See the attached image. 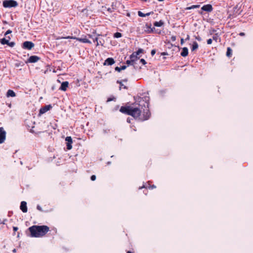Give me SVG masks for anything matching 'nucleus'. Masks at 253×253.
<instances>
[{"instance_id":"nucleus-11","label":"nucleus","mask_w":253,"mask_h":253,"mask_svg":"<svg viewBox=\"0 0 253 253\" xmlns=\"http://www.w3.org/2000/svg\"><path fill=\"white\" fill-rule=\"evenodd\" d=\"M20 209L23 212L27 211V203L25 201H22L21 203Z\"/></svg>"},{"instance_id":"nucleus-45","label":"nucleus","mask_w":253,"mask_h":253,"mask_svg":"<svg viewBox=\"0 0 253 253\" xmlns=\"http://www.w3.org/2000/svg\"><path fill=\"white\" fill-rule=\"evenodd\" d=\"M126 121L127 123H130V119L127 118Z\"/></svg>"},{"instance_id":"nucleus-34","label":"nucleus","mask_w":253,"mask_h":253,"mask_svg":"<svg viewBox=\"0 0 253 253\" xmlns=\"http://www.w3.org/2000/svg\"><path fill=\"white\" fill-rule=\"evenodd\" d=\"M156 53V51L154 49L152 50L151 54L152 55H154Z\"/></svg>"},{"instance_id":"nucleus-33","label":"nucleus","mask_w":253,"mask_h":253,"mask_svg":"<svg viewBox=\"0 0 253 253\" xmlns=\"http://www.w3.org/2000/svg\"><path fill=\"white\" fill-rule=\"evenodd\" d=\"M195 38L196 40H197L199 41H201L202 40L201 38L199 36L196 37Z\"/></svg>"},{"instance_id":"nucleus-10","label":"nucleus","mask_w":253,"mask_h":253,"mask_svg":"<svg viewBox=\"0 0 253 253\" xmlns=\"http://www.w3.org/2000/svg\"><path fill=\"white\" fill-rule=\"evenodd\" d=\"M40 60V58L35 55L31 56L28 59V62L30 63H35Z\"/></svg>"},{"instance_id":"nucleus-31","label":"nucleus","mask_w":253,"mask_h":253,"mask_svg":"<svg viewBox=\"0 0 253 253\" xmlns=\"http://www.w3.org/2000/svg\"><path fill=\"white\" fill-rule=\"evenodd\" d=\"M143 50L142 49H139L136 52V55H139L140 53L142 52Z\"/></svg>"},{"instance_id":"nucleus-16","label":"nucleus","mask_w":253,"mask_h":253,"mask_svg":"<svg viewBox=\"0 0 253 253\" xmlns=\"http://www.w3.org/2000/svg\"><path fill=\"white\" fill-rule=\"evenodd\" d=\"M188 54V49L187 47H183L180 53L181 55L183 57H186Z\"/></svg>"},{"instance_id":"nucleus-6","label":"nucleus","mask_w":253,"mask_h":253,"mask_svg":"<svg viewBox=\"0 0 253 253\" xmlns=\"http://www.w3.org/2000/svg\"><path fill=\"white\" fill-rule=\"evenodd\" d=\"M34 46V44L29 41H26L23 43V48L27 49H31Z\"/></svg>"},{"instance_id":"nucleus-8","label":"nucleus","mask_w":253,"mask_h":253,"mask_svg":"<svg viewBox=\"0 0 253 253\" xmlns=\"http://www.w3.org/2000/svg\"><path fill=\"white\" fill-rule=\"evenodd\" d=\"M51 108H52V107L50 105H46V106H44L43 107L41 108V109L40 110V114H43L46 113L48 110H49Z\"/></svg>"},{"instance_id":"nucleus-44","label":"nucleus","mask_w":253,"mask_h":253,"mask_svg":"<svg viewBox=\"0 0 253 253\" xmlns=\"http://www.w3.org/2000/svg\"><path fill=\"white\" fill-rule=\"evenodd\" d=\"M88 37L89 38H91V39H93V36H92V35H88Z\"/></svg>"},{"instance_id":"nucleus-7","label":"nucleus","mask_w":253,"mask_h":253,"mask_svg":"<svg viewBox=\"0 0 253 253\" xmlns=\"http://www.w3.org/2000/svg\"><path fill=\"white\" fill-rule=\"evenodd\" d=\"M65 140L67 142V149L70 150L72 148V139L71 136H67L65 138Z\"/></svg>"},{"instance_id":"nucleus-46","label":"nucleus","mask_w":253,"mask_h":253,"mask_svg":"<svg viewBox=\"0 0 253 253\" xmlns=\"http://www.w3.org/2000/svg\"><path fill=\"white\" fill-rule=\"evenodd\" d=\"M13 230L14 231H17L18 230V228L17 227H13Z\"/></svg>"},{"instance_id":"nucleus-9","label":"nucleus","mask_w":253,"mask_h":253,"mask_svg":"<svg viewBox=\"0 0 253 253\" xmlns=\"http://www.w3.org/2000/svg\"><path fill=\"white\" fill-rule=\"evenodd\" d=\"M201 9L205 11L211 12L212 10V7L211 4H206L203 6Z\"/></svg>"},{"instance_id":"nucleus-40","label":"nucleus","mask_w":253,"mask_h":253,"mask_svg":"<svg viewBox=\"0 0 253 253\" xmlns=\"http://www.w3.org/2000/svg\"><path fill=\"white\" fill-rule=\"evenodd\" d=\"M113 100V98H108V99H107V102H110V101H112V100Z\"/></svg>"},{"instance_id":"nucleus-23","label":"nucleus","mask_w":253,"mask_h":253,"mask_svg":"<svg viewBox=\"0 0 253 253\" xmlns=\"http://www.w3.org/2000/svg\"><path fill=\"white\" fill-rule=\"evenodd\" d=\"M122 34L121 33L117 32L114 34V37L116 38H119L122 37Z\"/></svg>"},{"instance_id":"nucleus-52","label":"nucleus","mask_w":253,"mask_h":253,"mask_svg":"<svg viewBox=\"0 0 253 253\" xmlns=\"http://www.w3.org/2000/svg\"><path fill=\"white\" fill-rule=\"evenodd\" d=\"M122 82H127V80H123Z\"/></svg>"},{"instance_id":"nucleus-47","label":"nucleus","mask_w":253,"mask_h":253,"mask_svg":"<svg viewBox=\"0 0 253 253\" xmlns=\"http://www.w3.org/2000/svg\"><path fill=\"white\" fill-rule=\"evenodd\" d=\"M150 14H151V12H149V13H146V14H145L146 16H149V15H150Z\"/></svg>"},{"instance_id":"nucleus-49","label":"nucleus","mask_w":253,"mask_h":253,"mask_svg":"<svg viewBox=\"0 0 253 253\" xmlns=\"http://www.w3.org/2000/svg\"><path fill=\"white\" fill-rule=\"evenodd\" d=\"M188 39H189V36L188 35V36H187V38H186V40H188Z\"/></svg>"},{"instance_id":"nucleus-32","label":"nucleus","mask_w":253,"mask_h":253,"mask_svg":"<svg viewBox=\"0 0 253 253\" xmlns=\"http://www.w3.org/2000/svg\"><path fill=\"white\" fill-rule=\"evenodd\" d=\"M115 70L118 71V72H120L121 71V67H116L115 68Z\"/></svg>"},{"instance_id":"nucleus-30","label":"nucleus","mask_w":253,"mask_h":253,"mask_svg":"<svg viewBox=\"0 0 253 253\" xmlns=\"http://www.w3.org/2000/svg\"><path fill=\"white\" fill-rule=\"evenodd\" d=\"M90 179L92 181H94L96 179V176L95 175H92L91 177H90Z\"/></svg>"},{"instance_id":"nucleus-50","label":"nucleus","mask_w":253,"mask_h":253,"mask_svg":"<svg viewBox=\"0 0 253 253\" xmlns=\"http://www.w3.org/2000/svg\"><path fill=\"white\" fill-rule=\"evenodd\" d=\"M145 188V186H143L142 187H140V188H139V189H142V188Z\"/></svg>"},{"instance_id":"nucleus-29","label":"nucleus","mask_w":253,"mask_h":253,"mask_svg":"<svg viewBox=\"0 0 253 253\" xmlns=\"http://www.w3.org/2000/svg\"><path fill=\"white\" fill-rule=\"evenodd\" d=\"M140 62L142 63L143 65H145L146 63L145 60L144 59H141Z\"/></svg>"},{"instance_id":"nucleus-48","label":"nucleus","mask_w":253,"mask_h":253,"mask_svg":"<svg viewBox=\"0 0 253 253\" xmlns=\"http://www.w3.org/2000/svg\"><path fill=\"white\" fill-rule=\"evenodd\" d=\"M152 188H156V186L155 185H153L152 187H151Z\"/></svg>"},{"instance_id":"nucleus-42","label":"nucleus","mask_w":253,"mask_h":253,"mask_svg":"<svg viewBox=\"0 0 253 253\" xmlns=\"http://www.w3.org/2000/svg\"><path fill=\"white\" fill-rule=\"evenodd\" d=\"M180 42H181V44H182L184 43V39H181Z\"/></svg>"},{"instance_id":"nucleus-18","label":"nucleus","mask_w":253,"mask_h":253,"mask_svg":"<svg viewBox=\"0 0 253 253\" xmlns=\"http://www.w3.org/2000/svg\"><path fill=\"white\" fill-rule=\"evenodd\" d=\"M198 48V44L196 42H194L192 44V51H194Z\"/></svg>"},{"instance_id":"nucleus-19","label":"nucleus","mask_w":253,"mask_h":253,"mask_svg":"<svg viewBox=\"0 0 253 253\" xmlns=\"http://www.w3.org/2000/svg\"><path fill=\"white\" fill-rule=\"evenodd\" d=\"M117 83L118 84H119L120 85V90H121L122 89V88H125V89H127V87L123 83H122V81H117Z\"/></svg>"},{"instance_id":"nucleus-37","label":"nucleus","mask_w":253,"mask_h":253,"mask_svg":"<svg viewBox=\"0 0 253 253\" xmlns=\"http://www.w3.org/2000/svg\"><path fill=\"white\" fill-rule=\"evenodd\" d=\"M100 44L102 45L103 44L100 42H99L98 41H97V42H96V46H98Z\"/></svg>"},{"instance_id":"nucleus-13","label":"nucleus","mask_w":253,"mask_h":253,"mask_svg":"<svg viewBox=\"0 0 253 253\" xmlns=\"http://www.w3.org/2000/svg\"><path fill=\"white\" fill-rule=\"evenodd\" d=\"M68 84L69 83L68 82H64L61 84L59 89L63 91H66L67 90V88L68 87Z\"/></svg>"},{"instance_id":"nucleus-55","label":"nucleus","mask_w":253,"mask_h":253,"mask_svg":"<svg viewBox=\"0 0 253 253\" xmlns=\"http://www.w3.org/2000/svg\"><path fill=\"white\" fill-rule=\"evenodd\" d=\"M158 0L159 1H163L164 0Z\"/></svg>"},{"instance_id":"nucleus-51","label":"nucleus","mask_w":253,"mask_h":253,"mask_svg":"<svg viewBox=\"0 0 253 253\" xmlns=\"http://www.w3.org/2000/svg\"><path fill=\"white\" fill-rule=\"evenodd\" d=\"M15 66H16V67H18V66H19V64L17 63V64H15Z\"/></svg>"},{"instance_id":"nucleus-21","label":"nucleus","mask_w":253,"mask_h":253,"mask_svg":"<svg viewBox=\"0 0 253 253\" xmlns=\"http://www.w3.org/2000/svg\"><path fill=\"white\" fill-rule=\"evenodd\" d=\"M199 7H200L199 5H193L191 6L187 7L186 8H185V10H190V9H192L199 8Z\"/></svg>"},{"instance_id":"nucleus-20","label":"nucleus","mask_w":253,"mask_h":253,"mask_svg":"<svg viewBox=\"0 0 253 253\" xmlns=\"http://www.w3.org/2000/svg\"><path fill=\"white\" fill-rule=\"evenodd\" d=\"M212 40L213 41H215L216 42H218L220 41L219 37L217 34L213 35V36L212 37Z\"/></svg>"},{"instance_id":"nucleus-3","label":"nucleus","mask_w":253,"mask_h":253,"mask_svg":"<svg viewBox=\"0 0 253 253\" xmlns=\"http://www.w3.org/2000/svg\"><path fill=\"white\" fill-rule=\"evenodd\" d=\"M2 4L5 8L15 7L18 5L17 2L14 0H5Z\"/></svg>"},{"instance_id":"nucleus-17","label":"nucleus","mask_w":253,"mask_h":253,"mask_svg":"<svg viewBox=\"0 0 253 253\" xmlns=\"http://www.w3.org/2000/svg\"><path fill=\"white\" fill-rule=\"evenodd\" d=\"M135 58H137V57L136 56L134 55V53H133L131 56H130V60H127L126 61V63L127 64H133V62H134V59Z\"/></svg>"},{"instance_id":"nucleus-22","label":"nucleus","mask_w":253,"mask_h":253,"mask_svg":"<svg viewBox=\"0 0 253 253\" xmlns=\"http://www.w3.org/2000/svg\"><path fill=\"white\" fill-rule=\"evenodd\" d=\"M163 22L160 21L159 22H155L154 23V25L156 27H161L163 25Z\"/></svg>"},{"instance_id":"nucleus-12","label":"nucleus","mask_w":253,"mask_h":253,"mask_svg":"<svg viewBox=\"0 0 253 253\" xmlns=\"http://www.w3.org/2000/svg\"><path fill=\"white\" fill-rule=\"evenodd\" d=\"M115 63L114 59L112 58H108L106 59L104 63L105 65H112Z\"/></svg>"},{"instance_id":"nucleus-53","label":"nucleus","mask_w":253,"mask_h":253,"mask_svg":"<svg viewBox=\"0 0 253 253\" xmlns=\"http://www.w3.org/2000/svg\"><path fill=\"white\" fill-rule=\"evenodd\" d=\"M13 252L15 253V252H16V250H15V249H14V250H13Z\"/></svg>"},{"instance_id":"nucleus-41","label":"nucleus","mask_w":253,"mask_h":253,"mask_svg":"<svg viewBox=\"0 0 253 253\" xmlns=\"http://www.w3.org/2000/svg\"><path fill=\"white\" fill-rule=\"evenodd\" d=\"M239 35L241 36H245V33H243V32H241L239 34Z\"/></svg>"},{"instance_id":"nucleus-28","label":"nucleus","mask_w":253,"mask_h":253,"mask_svg":"<svg viewBox=\"0 0 253 253\" xmlns=\"http://www.w3.org/2000/svg\"><path fill=\"white\" fill-rule=\"evenodd\" d=\"M11 32H12V31H11L10 30H8L6 32V33H5L4 36H6V35H7L9 34H11Z\"/></svg>"},{"instance_id":"nucleus-5","label":"nucleus","mask_w":253,"mask_h":253,"mask_svg":"<svg viewBox=\"0 0 253 253\" xmlns=\"http://www.w3.org/2000/svg\"><path fill=\"white\" fill-rule=\"evenodd\" d=\"M6 138V132L2 127H0V144L3 143Z\"/></svg>"},{"instance_id":"nucleus-4","label":"nucleus","mask_w":253,"mask_h":253,"mask_svg":"<svg viewBox=\"0 0 253 253\" xmlns=\"http://www.w3.org/2000/svg\"><path fill=\"white\" fill-rule=\"evenodd\" d=\"M76 39L77 41H79L80 42H83V43H91V42L86 38V37L85 36L84 38H76L74 37H71V36H68L66 37H61L59 38L58 39Z\"/></svg>"},{"instance_id":"nucleus-27","label":"nucleus","mask_w":253,"mask_h":253,"mask_svg":"<svg viewBox=\"0 0 253 253\" xmlns=\"http://www.w3.org/2000/svg\"><path fill=\"white\" fill-rule=\"evenodd\" d=\"M212 40L211 39H210L209 40H207V43L208 44H211L212 43Z\"/></svg>"},{"instance_id":"nucleus-25","label":"nucleus","mask_w":253,"mask_h":253,"mask_svg":"<svg viewBox=\"0 0 253 253\" xmlns=\"http://www.w3.org/2000/svg\"><path fill=\"white\" fill-rule=\"evenodd\" d=\"M138 15L139 16L141 17H144L146 16L145 14L143 13L142 12H141L140 11H139L138 12Z\"/></svg>"},{"instance_id":"nucleus-2","label":"nucleus","mask_w":253,"mask_h":253,"mask_svg":"<svg viewBox=\"0 0 253 253\" xmlns=\"http://www.w3.org/2000/svg\"><path fill=\"white\" fill-rule=\"evenodd\" d=\"M29 230L32 237L39 238L44 236L49 231V228L45 225H34L30 227Z\"/></svg>"},{"instance_id":"nucleus-39","label":"nucleus","mask_w":253,"mask_h":253,"mask_svg":"<svg viewBox=\"0 0 253 253\" xmlns=\"http://www.w3.org/2000/svg\"><path fill=\"white\" fill-rule=\"evenodd\" d=\"M37 208L39 211H42V208L40 206H38Z\"/></svg>"},{"instance_id":"nucleus-36","label":"nucleus","mask_w":253,"mask_h":253,"mask_svg":"<svg viewBox=\"0 0 253 253\" xmlns=\"http://www.w3.org/2000/svg\"><path fill=\"white\" fill-rule=\"evenodd\" d=\"M171 40L172 41H175L176 40V37L175 36H172L171 37Z\"/></svg>"},{"instance_id":"nucleus-54","label":"nucleus","mask_w":253,"mask_h":253,"mask_svg":"<svg viewBox=\"0 0 253 253\" xmlns=\"http://www.w3.org/2000/svg\"><path fill=\"white\" fill-rule=\"evenodd\" d=\"M127 253H131V252H130V251H128V252H127Z\"/></svg>"},{"instance_id":"nucleus-1","label":"nucleus","mask_w":253,"mask_h":253,"mask_svg":"<svg viewBox=\"0 0 253 253\" xmlns=\"http://www.w3.org/2000/svg\"><path fill=\"white\" fill-rule=\"evenodd\" d=\"M120 111L122 113L130 115L135 118H140L142 121L148 120L150 116L148 104L146 102L144 105V108L142 107L141 109L138 107L126 106L122 107Z\"/></svg>"},{"instance_id":"nucleus-56","label":"nucleus","mask_w":253,"mask_h":253,"mask_svg":"<svg viewBox=\"0 0 253 253\" xmlns=\"http://www.w3.org/2000/svg\"><path fill=\"white\" fill-rule=\"evenodd\" d=\"M31 131L34 132V131L32 129H31Z\"/></svg>"},{"instance_id":"nucleus-15","label":"nucleus","mask_w":253,"mask_h":253,"mask_svg":"<svg viewBox=\"0 0 253 253\" xmlns=\"http://www.w3.org/2000/svg\"><path fill=\"white\" fill-rule=\"evenodd\" d=\"M16 96L15 93L13 91V90L9 89L7 91L6 93V97H15Z\"/></svg>"},{"instance_id":"nucleus-24","label":"nucleus","mask_w":253,"mask_h":253,"mask_svg":"<svg viewBox=\"0 0 253 253\" xmlns=\"http://www.w3.org/2000/svg\"><path fill=\"white\" fill-rule=\"evenodd\" d=\"M232 52V50L230 47H228L226 55L227 56H230Z\"/></svg>"},{"instance_id":"nucleus-43","label":"nucleus","mask_w":253,"mask_h":253,"mask_svg":"<svg viewBox=\"0 0 253 253\" xmlns=\"http://www.w3.org/2000/svg\"><path fill=\"white\" fill-rule=\"evenodd\" d=\"M107 10H108V11H109L110 12H112V8H108V9H107Z\"/></svg>"},{"instance_id":"nucleus-26","label":"nucleus","mask_w":253,"mask_h":253,"mask_svg":"<svg viewBox=\"0 0 253 253\" xmlns=\"http://www.w3.org/2000/svg\"><path fill=\"white\" fill-rule=\"evenodd\" d=\"M6 44L8 45V46H9L10 47H13L14 45H15V43L14 42H8V43H7Z\"/></svg>"},{"instance_id":"nucleus-14","label":"nucleus","mask_w":253,"mask_h":253,"mask_svg":"<svg viewBox=\"0 0 253 253\" xmlns=\"http://www.w3.org/2000/svg\"><path fill=\"white\" fill-rule=\"evenodd\" d=\"M10 37L9 36H5V38L0 39V42L2 44H6L8 43V42L10 40Z\"/></svg>"},{"instance_id":"nucleus-38","label":"nucleus","mask_w":253,"mask_h":253,"mask_svg":"<svg viewBox=\"0 0 253 253\" xmlns=\"http://www.w3.org/2000/svg\"><path fill=\"white\" fill-rule=\"evenodd\" d=\"M98 38H97V37H96V38H93V42H97V41H98Z\"/></svg>"},{"instance_id":"nucleus-35","label":"nucleus","mask_w":253,"mask_h":253,"mask_svg":"<svg viewBox=\"0 0 253 253\" xmlns=\"http://www.w3.org/2000/svg\"><path fill=\"white\" fill-rule=\"evenodd\" d=\"M126 66L125 65H124V66H122V67H121V70H125L126 69Z\"/></svg>"}]
</instances>
